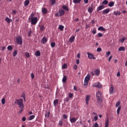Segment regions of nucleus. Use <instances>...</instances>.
Returning <instances> with one entry per match:
<instances>
[{"instance_id":"obj_19","label":"nucleus","mask_w":127,"mask_h":127,"mask_svg":"<svg viewBox=\"0 0 127 127\" xmlns=\"http://www.w3.org/2000/svg\"><path fill=\"white\" fill-rule=\"evenodd\" d=\"M75 40V36H73L69 38V42L72 43Z\"/></svg>"},{"instance_id":"obj_4","label":"nucleus","mask_w":127,"mask_h":127,"mask_svg":"<svg viewBox=\"0 0 127 127\" xmlns=\"http://www.w3.org/2000/svg\"><path fill=\"white\" fill-rule=\"evenodd\" d=\"M31 19V23L32 25H35L37 23V21H38V19L37 17H35L34 18H30Z\"/></svg>"},{"instance_id":"obj_59","label":"nucleus","mask_w":127,"mask_h":127,"mask_svg":"<svg viewBox=\"0 0 127 127\" xmlns=\"http://www.w3.org/2000/svg\"><path fill=\"white\" fill-rule=\"evenodd\" d=\"M64 119L65 120H66V119H67V115L64 114L63 116Z\"/></svg>"},{"instance_id":"obj_30","label":"nucleus","mask_w":127,"mask_h":127,"mask_svg":"<svg viewBox=\"0 0 127 127\" xmlns=\"http://www.w3.org/2000/svg\"><path fill=\"white\" fill-rule=\"evenodd\" d=\"M62 81L63 83H66V81H67V76H64L63 78Z\"/></svg>"},{"instance_id":"obj_24","label":"nucleus","mask_w":127,"mask_h":127,"mask_svg":"<svg viewBox=\"0 0 127 127\" xmlns=\"http://www.w3.org/2000/svg\"><path fill=\"white\" fill-rule=\"evenodd\" d=\"M113 13L114 14H115V15H116V16L121 15V12L114 11Z\"/></svg>"},{"instance_id":"obj_25","label":"nucleus","mask_w":127,"mask_h":127,"mask_svg":"<svg viewBox=\"0 0 127 127\" xmlns=\"http://www.w3.org/2000/svg\"><path fill=\"white\" fill-rule=\"evenodd\" d=\"M59 103V100L58 99H56L54 101V105L55 107H56V105Z\"/></svg>"},{"instance_id":"obj_34","label":"nucleus","mask_w":127,"mask_h":127,"mask_svg":"<svg viewBox=\"0 0 127 127\" xmlns=\"http://www.w3.org/2000/svg\"><path fill=\"white\" fill-rule=\"evenodd\" d=\"M121 110H122V106H119L117 109V115H120Z\"/></svg>"},{"instance_id":"obj_16","label":"nucleus","mask_w":127,"mask_h":127,"mask_svg":"<svg viewBox=\"0 0 127 127\" xmlns=\"http://www.w3.org/2000/svg\"><path fill=\"white\" fill-rule=\"evenodd\" d=\"M77 121V119L76 118H72L70 119V122L71 124H75Z\"/></svg>"},{"instance_id":"obj_36","label":"nucleus","mask_w":127,"mask_h":127,"mask_svg":"<svg viewBox=\"0 0 127 127\" xmlns=\"http://www.w3.org/2000/svg\"><path fill=\"white\" fill-rule=\"evenodd\" d=\"M40 55H41L40 51H37L36 52L35 56H40Z\"/></svg>"},{"instance_id":"obj_12","label":"nucleus","mask_w":127,"mask_h":127,"mask_svg":"<svg viewBox=\"0 0 127 127\" xmlns=\"http://www.w3.org/2000/svg\"><path fill=\"white\" fill-rule=\"evenodd\" d=\"M42 12L43 13V14H46V13H48V10L45 7H43L42 8Z\"/></svg>"},{"instance_id":"obj_9","label":"nucleus","mask_w":127,"mask_h":127,"mask_svg":"<svg viewBox=\"0 0 127 127\" xmlns=\"http://www.w3.org/2000/svg\"><path fill=\"white\" fill-rule=\"evenodd\" d=\"M90 98H91V95H86V98H85V103L86 105H89V101H90Z\"/></svg>"},{"instance_id":"obj_44","label":"nucleus","mask_w":127,"mask_h":127,"mask_svg":"<svg viewBox=\"0 0 127 127\" xmlns=\"http://www.w3.org/2000/svg\"><path fill=\"white\" fill-rule=\"evenodd\" d=\"M120 105H121V102H118L116 104V108H118V107H120Z\"/></svg>"},{"instance_id":"obj_48","label":"nucleus","mask_w":127,"mask_h":127,"mask_svg":"<svg viewBox=\"0 0 127 127\" xmlns=\"http://www.w3.org/2000/svg\"><path fill=\"white\" fill-rule=\"evenodd\" d=\"M110 54H111V52L109 51V52H107L106 55V57H109Z\"/></svg>"},{"instance_id":"obj_10","label":"nucleus","mask_w":127,"mask_h":127,"mask_svg":"<svg viewBox=\"0 0 127 127\" xmlns=\"http://www.w3.org/2000/svg\"><path fill=\"white\" fill-rule=\"evenodd\" d=\"M88 11L89 13H92V12H93V11H94V8H93V4H91L90 7H88Z\"/></svg>"},{"instance_id":"obj_46","label":"nucleus","mask_w":127,"mask_h":127,"mask_svg":"<svg viewBox=\"0 0 127 127\" xmlns=\"http://www.w3.org/2000/svg\"><path fill=\"white\" fill-rule=\"evenodd\" d=\"M25 56H26L27 58H29V57H30V56L29 55V53H26L25 54Z\"/></svg>"},{"instance_id":"obj_60","label":"nucleus","mask_w":127,"mask_h":127,"mask_svg":"<svg viewBox=\"0 0 127 127\" xmlns=\"http://www.w3.org/2000/svg\"><path fill=\"white\" fill-rule=\"evenodd\" d=\"M76 64H80V60L77 59L76 60Z\"/></svg>"},{"instance_id":"obj_31","label":"nucleus","mask_w":127,"mask_h":127,"mask_svg":"<svg viewBox=\"0 0 127 127\" xmlns=\"http://www.w3.org/2000/svg\"><path fill=\"white\" fill-rule=\"evenodd\" d=\"M81 0H73V3H80Z\"/></svg>"},{"instance_id":"obj_58","label":"nucleus","mask_w":127,"mask_h":127,"mask_svg":"<svg viewBox=\"0 0 127 127\" xmlns=\"http://www.w3.org/2000/svg\"><path fill=\"white\" fill-rule=\"evenodd\" d=\"M23 108H20V110L19 112V113H20V114H21V113H22V112L23 111Z\"/></svg>"},{"instance_id":"obj_38","label":"nucleus","mask_w":127,"mask_h":127,"mask_svg":"<svg viewBox=\"0 0 127 127\" xmlns=\"http://www.w3.org/2000/svg\"><path fill=\"white\" fill-rule=\"evenodd\" d=\"M7 49L9 50V51H11L12 50L13 48L12 46H8L7 48Z\"/></svg>"},{"instance_id":"obj_26","label":"nucleus","mask_w":127,"mask_h":127,"mask_svg":"<svg viewBox=\"0 0 127 127\" xmlns=\"http://www.w3.org/2000/svg\"><path fill=\"white\" fill-rule=\"evenodd\" d=\"M34 118H35V116L31 115V116H29L28 120V121H32V120H33V119H34Z\"/></svg>"},{"instance_id":"obj_52","label":"nucleus","mask_w":127,"mask_h":127,"mask_svg":"<svg viewBox=\"0 0 127 127\" xmlns=\"http://www.w3.org/2000/svg\"><path fill=\"white\" fill-rule=\"evenodd\" d=\"M94 127H99V124L97 122L94 124Z\"/></svg>"},{"instance_id":"obj_35","label":"nucleus","mask_w":127,"mask_h":127,"mask_svg":"<svg viewBox=\"0 0 127 127\" xmlns=\"http://www.w3.org/2000/svg\"><path fill=\"white\" fill-rule=\"evenodd\" d=\"M1 102L2 105H4V104H5V98H2Z\"/></svg>"},{"instance_id":"obj_29","label":"nucleus","mask_w":127,"mask_h":127,"mask_svg":"<svg viewBox=\"0 0 127 127\" xmlns=\"http://www.w3.org/2000/svg\"><path fill=\"white\" fill-rule=\"evenodd\" d=\"M105 127H109V118L107 119L105 122Z\"/></svg>"},{"instance_id":"obj_62","label":"nucleus","mask_w":127,"mask_h":127,"mask_svg":"<svg viewBox=\"0 0 127 127\" xmlns=\"http://www.w3.org/2000/svg\"><path fill=\"white\" fill-rule=\"evenodd\" d=\"M22 120L23 122H25L26 121V118L25 117H23L22 119Z\"/></svg>"},{"instance_id":"obj_42","label":"nucleus","mask_w":127,"mask_h":127,"mask_svg":"<svg viewBox=\"0 0 127 127\" xmlns=\"http://www.w3.org/2000/svg\"><path fill=\"white\" fill-rule=\"evenodd\" d=\"M67 68V64H64L62 66V69H66Z\"/></svg>"},{"instance_id":"obj_53","label":"nucleus","mask_w":127,"mask_h":127,"mask_svg":"<svg viewBox=\"0 0 127 127\" xmlns=\"http://www.w3.org/2000/svg\"><path fill=\"white\" fill-rule=\"evenodd\" d=\"M98 37H102V36H103V34H102L101 33H99L98 34Z\"/></svg>"},{"instance_id":"obj_22","label":"nucleus","mask_w":127,"mask_h":127,"mask_svg":"<svg viewBox=\"0 0 127 127\" xmlns=\"http://www.w3.org/2000/svg\"><path fill=\"white\" fill-rule=\"evenodd\" d=\"M95 74L96 76H100V70L98 69L95 70Z\"/></svg>"},{"instance_id":"obj_32","label":"nucleus","mask_w":127,"mask_h":127,"mask_svg":"<svg viewBox=\"0 0 127 127\" xmlns=\"http://www.w3.org/2000/svg\"><path fill=\"white\" fill-rule=\"evenodd\" d=\"M108 3H109V1H108V0H104L102 2V4H105V5H107V4H108Z\"/></svg>"},{"instance_id":"obj_13","label":"nucleus","mask_w":127,"mask_h":127,"mask_svg":"<svg viewBox=\"0 0 127 127\" xmlns=\"http://www.w3.org/2000/svg\"><path fill=\"white\" fill-rule=\"evenodd\" d=\"M104 8H105V6L104 5H100L97 8V11H100V10H102V9H104Z\"/></svg>"},{"instance_id":"obj_3","label":"nucleus","mask_w":127,"mask_h":127,"mask_svg":"<svg viewBox=\"0 0 127 127\" xmlns=\"http://www.w3.org/2000/svg\"><path fill=\"white\" fill-rule=\"evenodd\" d=\"M90 79H91V75H90L89 74H88L85 78L84 86H87V85H88Z\"/></svg>"},{"instance_id":"obj_40","label":"nucleus","mask_w":127,"mask_h":127,"mask_svg":"<svg viewBox=\"0 0 127 127\" xmlns=\"http://www.w3.org/2000/svg\"><path fill=\"white\" fill-rule=\"evenodd\" d=\"M59 125L60 127H62L63 126V120H60Z\"/></svg>"},{"instance_id":"obj_21","label":"nucleus","mask_w":127,"mask_h":127,"mask_svg":"<svg viewBox=\"0 0 127 127\" xmlns=\"http://www.w3.org/2000/svg\"><path fill=\"white\" fill-rule=\"evenodd\" d=\"M126 50V48L125 47H121L118 49V51H125Z\"/></svg>"},{"instance_id":"obj_23","label":"nucleus","mask_w":127,"mask_h":127,"mask_svg":"<svg viewBox=\"0 0 127 127\" xmlns=\"http://www.w3.org/2000/svg\"><path fill=\"white\" fill-rule=\"evenodd\" d=\"M114 5H115V2L113 1L110 2L108 4V6H110V7L114 6Z\"/></svg>"},{"instance_id":"obj_1","label":"nucleus","mask_w":127,"mask_h":127,"mask_svg":"<svg viewBox=\"0 0 127 127\" xmlns=\"http://www.w3.org/2000/svg\"><path fill=\"white\" fill-rule=\"evenodd\" d=\"M16 105L19 106V109H22V108H24V105H23V99H16Z\"/></svg>"},{"instance_id":"obj_11","label":"nucleus","mask_w":127,"mask_h":127,"mask_svg":"<svg viewBox=\"0 0 127 127\" xmlns=\"http://www.w3.org/2000/svg\"><path fill=\"white\" fill-rule=\"evenodd\" d=\"M59 12L60 13V16H63V15L65 14V11L63 9H60Z\"/></svg>"},{"instance_id":"obj_49","label":"nucleus","mask_w":127,"mask_h":127,"mask_svg":"<svg viewBox=\"0 0 127 127\" xmlns=\"http://www.w3.org/2000/svg\"><path fill=\"white\" fill-rule=\"evenodd\" d=\"M70 99H69V97H66L64 99V101L66 102L67 103H68V102H69V100Z\"/></svg>"},{"instance_id":"obj_63","label":"nucleus","mask_w":127,"mask_h":127,"mask_svg":"<svg viewBox=\"0 0 127 127\" xmlns=\"http://www.w3.org/2000/svg\"><path fill=\"white\" fill-rule=\"evenodd\" d=\"M94 121L96 122V121H98V116H95L94 117Z\"/></svg>"},{"instance_id":"obj_18","label":"nucleus","mask_w":127,"mask_h":127,"mask_svg":"<svg viewBox=\"0 0 127 127\" xmlns=\"http://www.w3.org/2000/svg\"><path fill=\"white\" fill-rule=\"evenodd\" d=\"M98 30L99 31H106V29L104 28L103 26H100L98 28Z\"/></svg>"},{"instance_id":"obj_57","label":"nucleus","mask_w":127,"mask_h":127,"mask_svg":"<svg viewBox=\"0 0 127 127\" xmlns=\"http://www.w3.org/2000/svg\"><path fill=\"white\" fill-rule=\"evenodd\" d=\"M31 30H30V31L29 32V33H28V36H29V37H30V36H31Z\"/></svg>"},{"instance_id":"obj_27","label":"nucleus","mask_w":127,"mask_h":127,"mask_svg":"<svg viewBox=\"0 0 127 127\" xmlns=\"http://www.w3.org/2000/svg\"><path fill=\"white\" fill-rule=\"evenodd\" d=\"M10 19L8 18V17H6L5 19V21L7 22V23H10Z\"/></svg>"},{"instance_id":"obj_54","label":"nucleus","mask_w":127,"mask_h":127,"mask_svg":"<svg viewBox=\"0 0 127 127\" xmlns=\"http://www.w3.org/2000/svg\"><path fill=\"white\" fill-rule=\"evenodd\" d=\"M112 58H113V56H111L109 59H108V61L109 62H111V60H112Z\"/></svg>"},{"instance_id":"obj_2","label":"nucleus","mask_w":127,"mask_h":127,"mask_svg":"<svg viewBox=\"0 0 127 127\" xmlns=\"http://www.w3.org/2000/svg\"><path fill=\"white\" fill-rule=\"evenodd\" d=\"M96 97L97 98V101H98V102H103V100H102V92H101V91H98L97 92V93H96Z\"/></svg>"},{"instance_id":"obj_55","label":"nucleus","mask_w":127,"mask_h":127,"mask_svg":"<svg viewBox=\"0 0 127 127\" xmlns=\"http://www.w3.org/2000/svg\"><path fill=\"white\" fill-rule=\"evenodd\" d=\"M73 68L74 69V70H77V69H78V66H77V65H74L73 66Z\"/></svg>"},{"instance_id":"obj_45","label":"nucleus","mask_w":127,"mask_h":127,"mask_svg":"<svg viewBox=\"0 0 127 127\" xmlns=\"http://www.w3.org/2000/svg\"><path fill=\"white\" fill-rule=\"evenodd\" d=\"M51 3L52 5H54L55 4V0H51Z\"/></svg>"},{"instance_id":"obj_37","label":"nucleus","mask_w":127,"mask_h":127,"mask_svg":"<svg viewBox=\"0 0 127 127\" xmlns=\"http://www.w3.org/2000/svg\"><path fill=\"white\" fill-rule=\"evenodd\" d=\"M59 29L60 30H61V31H63V30L64 29V26L63 25H60L59 26Z\"/></svg>"},{"instance_id":"obj_6","label":"nucleus","mask_w":127,"mask_h":127,"mask_svg":"<svg viewBox=\"0 0 127 127\" xmlns=\"http://www.w3.org/2000/svg\"><path fill=\"white\" fill-rule=\"evenodd\" d=\"M87 55L88 58H89V59H96V57H95V56L93 54L87 53Z\"/></svg>"},{"instance_id":"obj_20","label":"nucleus","mask_w":127,"mask_h":127,"mask_svg":"<svg viewBox=\"0 0 127 127\" xmlns=\"http://www.w3.org/2000/svg\"><path fill=\"white\" fill-rule=\"evenodd\" d=\"M63 8L64 10H66V11H69V8H68V7L66 5H63Z\"/></svg>"},{"instance_id":"obj_51","label":"nucleus","mask_w":127,"mask_h":127,"mask_svg":"<svg viewBox=\"0 0 127 127\" xmlns=\"http://www.w3.org/2000/svg\"><path fill=\"white\" fill-rule=\"evenodd\" d=\"M31 77L32 78V79H34V73H33V72H32L31 74Z\"/></svg>"},{"instance_id":"obj_15","label":"nucleus","mask_w":127,"mask_h":127,"mask_svg":"<svg viewBox=\"0 0 127 127\" xmlns=\"http://www.w3.org/2000/svg\"><path fill=\"white\" fill-rule=\"evenodd\" d=\"M47 41V38H46V37H43L41 40V43H42V44H45V43H46Z\"/></svg>"},{"instance_id":"obj_7","label":"nucleus","mask_w":127,"mask_h":127,"mask_svg":"<svg viewBox=\"0 0 127 127\" xmlns=\"http://www.w3.org/2000/svg\"><path fill=\"white\" fill-rule=\"evenodd\" d=\"M94 87H95L96 88H101L102 87H103V85L100 83V82H96L94 83Z\"/></svg>"},{"instance_id":"obj_43","label":"nucleus","mask_w":127,"mask_h":127,"mask_svg":"<svg viewBox=\"0 0 127 127\" xmlns=\"http://www.w3.org/2000/svg\"><path fill=\"white\" fill-rule=\"evenodd\" d=\"M68 98H69L70 99H71V98H73V93H69L68 94Z\"/></svg>"},{"instance_id":"obj_61","label":"nucleus","mask_w":127,"mask_h":127,"mask_svg":"<svg viewBox=\"0 0 127 127\" xmlns=\"http://www.w3.org/2000/svg\"><path fill=\"white\" fill-rule=\"evenodd\" d=\"M16 12H17V11H16V10H13V11H12L13 14H16Z\"/></svg>"},{"instance_id":"obj_5","label":"nucleus","mask_w":127,"mask_h":127,"mask_svg":"<svg viewBox=\"0 0 127 127\" xmlns=\"http://www.w3.org/2000/svg\"><path fill=\"white\" fill-rule=\"evenodd\" d=\"M16 42L17 44H20L21 45L22 44L23 42H22V38L20 36H18L16 38Z\"/></svg>"},{"instance_id":"obj_41","label":"nucleus","mask_w":127,"mask_h":127,"mask_svg":"<svg viewBox=\"0 0 127 127\" xmlns=\"http://www.w3.org/2000/svg\"><path fill=\"white\" fill-rule=\"evenodd\" d=\"M44 29H45V27L44 26V25H42L40 27V30H41V31H43V30H44Z\"/></svg>"},{"instance_id":"obj_33","label":"nucleus","mask_w":127,"mask_h":127,"mask_svg":"<svg viewBox=\"0 0 127 127\" xmlns=\"http://www.w3.org/2000/svg\"><path fill=\"white\" fill-rule=\"evenodd\" d=\"M16 55H17V50H15L13 53V57H15V56H16Z\"/></svg>"},{"instance_id":"obj_47","label":"nucleus","mask_w":127,"mask_h":127,"mask_svg":"<svg viewBox=\"0 0 127 127\" xmlns=\"http://www.w3.org/2000/svg\"><path fill=\"white\" fill-rule=\"evenodd\" d=\"M51 47H55V42H52L51 43Z\"/></svg>"},{"instance_id":"obj_56","label":"nucleus","mask_w":127,"mask_h":127,"mask_svg":"<svg viewBox=\"0 0 127 127\" xmlns=\"http://www.w3.org/2000/svg\"><path fill=\"white\" fill-rule=\"evenodd\" d=\"M55 16H60V14L59 13V12H58L55 14Z\"/></svg>"},{"instance_id":"obj_8","label":"nucleus","mask_w":127,"mask_h":127,"mask_svg":"<svg viewBox=\"0 0 127 127\" xmlns=\"http://www.w3.org/2000/svg\"><path fill=\"white\" fill-rule=\"evenodd\" d=\"M114 86L113 85H111V87L109 89V93L111 95H113L114 93L115 92V90H114Z\"/></svg>"},{"instance_id":"obj_39","label":"nucleus","mask_w":127,"mask_h":127,"mask_svg":"<svg viewBox=\"0 0 127 127\" xmlns=\"http://www.w3.org/2000/svg\"><path fill=\"white\" fill-rule=\"evenodd\" d=\"M126 39H127L126 37H123L122 39H120V41H121V43H124Z\"/></svg>"},{"instance_id":"obj_50","label":"nucleus","mask_w":127,"mask_h":127,"mask_svg":"<svg viewBox=\"0 0 127 127\" xmlns=\"http://www.w3.org/2000/svg\"><path fill=\"white\" fill-rule=\"evenodd\" d=\"M102 51V48H98L97 49V52H101Z\"/></svg>"},{"instance_id":"obj_17","label":"nucleus","mask_w":127,"mask_h":127,"mask_svg":"<svg viewBox=\"0 0 127 127\" xmlns=\"http://www.w3.org/2000/svg\"><path fill=\"white\" fill-rule=\"evenodd\" d=\"M30 2V1H29V0H26L24 2V6H27L28 5V4H29Z\"/></svg>"},{"instance_id":"obj_14","label":"nucleus","mask_w":127,"mask_h":127,"mask_svg":"<svg viewBox=\"0 0 127 127\" xmlns=\"http://www.w3.org/2000/svg\"><path fill=\"white\" fill-rule=\"evenodd\" d=\"M110 8H107L105 10H103L102 11L103 14H107V13H109L110 12Z\"/></svg>"},{"instance_id":"obj_28","label":"nucleus","mask_w":127,"mask_h":127,"mask_svg":"<svg viewBox=\"0 0 127 127\" xmlns=\"http://www.w3.org/2000/svg\"><path fill=\"white\" fill-rule=\"evenodd\" d=\"M50 112H47L45 115V117L46 118H49V116H50Z\"/></svg>"},{"instance_id":"obj_64","label":"nucleus","mask_w":127,"mask_h":127,"mask_svg":"<svg viewBox=\"0 0 127 127\" xmlns=\"http://www.w3.org/2000/svg\"><path fill=\"white\" fill-rule=\"evenodd\" d=\"M84 3H88L89 2V0H84Z\"/></svg>"}]
</instances>
